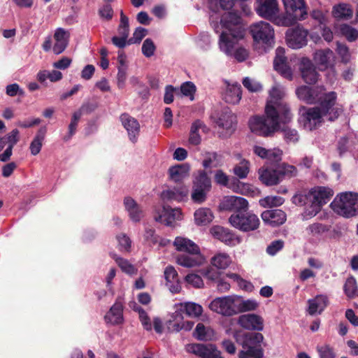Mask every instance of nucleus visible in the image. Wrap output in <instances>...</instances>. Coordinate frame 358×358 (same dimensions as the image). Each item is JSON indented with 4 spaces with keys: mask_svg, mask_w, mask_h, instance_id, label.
<instances>
[{
    "mask_svg": "<svg viewBox=\"0 0 358 358\" xmlns=\"http://www.w3.org/2000/svg\"><path fill=\"white\" fill-rule=\"evenodd\" d=\"M328 93L322 86L310 87L302 85L296 89V95L298 99L308 104L319 103L322 105Z\"/></svg>",
    "mask_w": 358,
    "mask_h": 358,
    "instance_id": "10",
    "label": "nucleus"
},
{
    "mask_svg": "<svg viewBox=\"0 0 358 358\" xmlns=\"http://www.w3.org/2000/svg\"><path fill=\"white\" fill-rule=\"evenodd\" d=\"M188 352L192 353L201 358H224L221 352L214 345L200 343L188 344L186 346Z\"/></svg>",
    "mask_w": 358,
    "mask_h": 358,
    "instance_id": "17",
    "label": "nucleus"
},
{
    "mask_svg": "<svg viewBox=\"0 0 358 358\" xmlns=\"http://www.w3.org/2000/svg\"><path fill=\"white\" fill-rule=\"evenodd\" d=\"M261 216L262 220L271 227L281 225L286 221V214L280 209L265 210Z\"/></svg>",
    "mask_w": 358,
    "mask_h": 358,
    "instance_id": "26",
    "label": "nucleus"
},
{
    "mask_svg": "<svg viewBox=\"0 0 358 358\" xmlns=\"http://www.w3.org/2000/svg\"><path fill=\"white\" fill-rule=\"evenodd\" d=\"M69 33L63 28H57L54 34L55 43L52 50L55 54L59 55L64 51L69 43Z\"/></svg>",
    "mask_w": 358,
    "mask_h": 358,
    "instance_id": "29",
    "label": "nucleus"
},
{
    "mask_svg": "<svg viewBox=\"0 0 358 358\" xmlns=\"http://www.w3.org/2000/svg\"><path fill=\"white\" fill-rule=\"evenodd\" d=\"M278 0H257L256 11L257 14L266 19L275 20L278 13Z\"/></svg>",
    "mask_w": 358,
    "mask_h": 358,
    "instance_id": "20",
    "label": "nucleus"
},
{
    "mask_svg": "<svg viewBox=\"0 0 358 358\" xmlns=\"http://www.w3.org/2000/svg\"><path fill=\"white\" fill-rule=\"evenodd\" d=\"M300 70L303 80L308 84H313L318 79V73L311 61L308 58H302L300 62Z\"/></svg>",
    "mask_w": 358,
    "mask_h": 358,
    "instance_id": "27",
    "label": "nucleus"
},
{
    "mask_svg": "<svg viewBox=\"0 0 358 358\" xmlns=\"http://www.w3.org/2000/svg\"><path fill=\"white\" fill-rule=\"evenodd\" d=\"M3 138L6 140V143L8 144L7 148L13 149L14 145L19 141L20 132L17 129H13Z\"/></svg>",
    "mask_w": 358,
    "mask_h": 358,
    "instance_id": "62",
    "label": "nucleus"
},
{
    "mask_svg": "<svg viewBox=\"0 0 358 358\" xmlns=\"http://www.w3.org/2000/svg\"><path fill=\"white\" fill-rule=\"evenodd\" d=\"M62 78V73L57 70L48 71L46 70L40 71L37 73V80L40 83H44L47 79H49L51 82H57Z\"/></svg>",
    "mask_w": 358,
    "mask_h": 358,
    "instance_id": "48",
    "label": "nucleus"
},
{
    "mask_svg": "<svg viewBox=\"0 0 358 358\" xmlns=\"http://www.w3.org/2000/svg\"><path fill=\"white\" fill-rule=\"evenodd\" d=\"M336 100V92H329L322 105L312 108L302 107L299 111V124L304 129L312 131L320 127L326 120H335L341 113V108L334 107Z\"/></svg>",
    "mask_w": 358,
    "mask_h": 358,
    "instance_id": "2",
    "label": "nucleus"
},
{
    "mask_svg": "<svg viewBox=\"0 0 358 358\" xmlns=\"http://www.w3.org/2000/svg\"><path fill=\"white\" fill-rule=\"evenodd\" d=\"M217 126L227 131V134H231L234 130L236 116L228 110L224 111L216 122Z\"/></svg>",
    "mask_w": 358,
    "mask_h": 358,
    "instance_id": "36",
    "label": "nucleus"
},
{
    "mask_svg": "<svg viewBox=\"0 0 358 358\" xmlns=\"http://www.w3.org/2000/svg\"><path fill=\"white\" fill-rule=\"evenodd\" d=\"M241 86L238 83H227L226 89L223 94V99L229 103L236 104L241 99Z\"/></svg>",
    "mask_w": 358,
    "mask_h": 358,
    "instance_id": "32",
    "label": "nucleus"
},
{
    "mask_svg": "<svg viewBox=\"0 0 358 358\" xmlns=\"http://www.w3.org/2000/svg\"><path fill=\"white\" fill-rule=\"evenodd\" d=\"M265 114L266 117L254 116L250 119L248 124L252 133L267 136L278 130L280 124H283L279 115L275 114L269 115L266 110Z\"/></svg>",
    "mask_w": 358,
    "mask_h": 358,
    "instance_id": "6",
    "label": "nucleus"
},
{
    "mask_svg": "<svg viewBox=\"0 0 358 358\" xmlns=\"http://www.w3.org/2000/svg\"><path fill=\"white\" fill-rule=\"evenodd\" d=\"M176 250L179 252H184L188 254H198L200 251L199 247L192 240L183 237L177 236L173 243Z\"/></svg>",
    "mask_w": 358,
    "mask_h": 358,
    "instance_id": "31",
    "label": "nucleus"
},
{
    "mask_svg": "<svg viewBox=\"0 0 358 358\" xmlns=\"http://www.w3.org/2000/svg\"><path fill=\"white\" fill-rule=\"evenodd\" d=\"M203 123L200 120H196L192 124L189 141L192 145H199L201 142V136L199 134L200 129L204 130Z\"/></svg>",
    "mask_w": 358,
    "mask_h": 358,
    "instance_id": "49",
    "label": "nucleus"
},
{
    "mask_svg": "<svg viewBox=\"0 0 358 358\" xmlns=\"http://www.w3.org/2000/svg\"><path fill=\"white\" fill-rule=\"evenodd\" d=\"M112 257L121 268V270L125 273L128 275H134L137 273V268L127 259L122 258L115 254H113Z\"/></svg>",
    "mask_w": 358,
    "mask_h": 358,
    "instance_id": "47",
    "label": "nucleus"
},
{
    "mask_svg": "<svg viewBox=\"0 0 358 358\" xmlns=\"http://www.w3.org/2000/svg\"><path fill=\"white\" fill-rule=\"evenodd\" d=\"M285 14L280 15L275 20L278 26L289 27L297 21L305 20L308 16V7L305 0H282Z\"/></svg>",
    "mask_w": 358,
    "mask_h": 358,
    "instance_id": "4",
    "label": "nucleus"
},
{
    "mask_svg": "<svg viewBox=\"0 0 358 358\" xmlns=\"http://www.w3.org/2000/svg\"><path fill=\"white\" fill-rule=\"evenodd\" d=\"M343 291L349 299H352L357 294L358 286L354 277L350 276L346 279L343 285Z\"/></svg>",
    "mask_w": 358,
    "mask_h": 358,
    "instance_id": "52",
    "label": "nucleus"
},
{
    "mask_svg": "<svg viewBox=\"0 0 358 358\" xmlns=\"http://www.w3.org/2000/svg\"><path fill=\"white\" fill-rule=\"evenodd\" d=\"M285 49L278 47L275 50V57L273 61V66L282 76L289 80L293 78V71L289 63L287 62V57L285 56Z\"/></svg>",
    "mask_w": 358,
    "mask_h": 358,
    "instance_id": "18",
    "label": "nucleus"
},
{
    "mask_svg": "<svg viewBox=\"0 0 358 358\" xmlns=\"http://www.w3.org/2000/svg\"><path fill=\"white\" fill-rule=\"evenodd\" d=\"M250 169V162L245 159H241L240 162L234 166L233 173L238 179H245L248 177Z\"/></svg>",
    "mask_w": 358,
    "mask_h": 358,
    "instance_id": "46",
    "label": "nucleus"
},
{
    "mask_svg": "<svg viewBox=\"0 0 358 358\" xmlns=\"http://www.w3.org/2000/svg\"><path fill=\"white\" fill-rule=\"evenodd\" d=\"M334 195L331 189L326 187H315L306 196L310 206L306 208L305 216L312 217L320 210L322 206L326 204Z\"/></svg>",
    "mask_w": 358,
    "mask_h": 358,
    "instance_id": "7",
    "label": "nucleus"
},
{
    "mask_svg": "<svg viewBox=\"0 0 358 358\" xmlns=\"http://www.w3.org/2000/svg\"><path fill=\"white\" fill-rule=\"evenodd\" d=\"M148 33L147 29L143 27H138L136 29L133 34L132 38L128 40L129 44L138 43L146 36Z\"/></svg>",
    "mask_w": 358,
    "mask_h": 358,
    "instance_id": "64",
    "label": "nucleus"
},
{
    "mask_svg": "<svg viewBox=\"0 0 358 358\" xmlns=\"http://www.w3.org/2000/svg\"><path fill=\"white\" fill-rule=\"evenodd\" d=\"M238 324L248 330L262 331L264 329L263 318L256 314H245L238 319Z\"/></svg>",
    "mask_w": 358,
    "mask_h": 358,
    "instance_id": "22",
    "label": "nucleus"
},
{
    "mask_svg": "<svg viewBox=\"0 0 358 358\" xmlns=\"http://www.w3.org/2000/svg\"><path fill=\"white\" fill-rule=\"evenodd\" d=\"M194 222L196 225L205 226L213 220V214L208 208H200L194 212Z\"/></svg>",
    "mask_w": 358,
    "mask_h": 358,
    "instance_id": "41",
    "label": "nucleus"
},
{
    "mask_svg": "<svg viewBox=\"0 0 358 358\" xmlns=\"http://www.w3.org/2000/svg\"><path fill=\"white\" fill-rule=\"evenodd\" d=\"M250 31L256 48L258 45L263 46L262 52H266L267 49L273 46L274 29L269 23L264 21L255 23L250 26Z\"/></svg>",
    "mask_w": 358,
    "mask_h": 358,
    "instance_id": "8",
    "label": "nucleus"
},
{
    "mask_svg": "<svg viewBox=\"0 0 358 358\" xmlns=\"http://www.w3.org/2000/svg\"><path fill=\"white\" fill-rule=\"evenodd\" d=\"M213 329L208 324L199 322L196 324L194 331V336H212Z\"/></svg>",
    "mask_w": 358,
    "mask_h": 358,
    "instance_id": "60",
    "label": "nucleus"
},
{
    "mask_svg": "<svg viewBox=\"0 0 358 358\" xmlns=\"http://www.w3.org/2000/svg\"><path fill=\"white\" fill-rule=\"evenodd\" d=\"M336 52L341 57V62L348 64L351 61L352 56L348 47L343 43H337Z\"/></svg>",
    "mask_w": 358,
    "mask_h": 358,
    "instance_id": "56",
    "label": "nucleus"
},
{
    "mask_svg": "<svg viewBox=\"0 0 358 358\" xmlns=\"http://www.w3.org/2000/svg\"><path fill=\"white\" fill-rule=\"evenodd\" d=\"M173 308L180 309L181 313L190 317H199L202 315L203 308L199 303L194 302H183L175 303Z\"/></svg>",
    "mask_w": 358,
    "mask_h": 358,
    "instance_id": "34",
    "label": "nucleus"
},
{
    "mask_svg": "<svg viewBox=\"0 0 358 358\" xmlns=\"http://www.w3.org/2000/svg\"><path fill=\"white\" fill-rule=\"evenodd\" d=\"M308 31L303 27L297 26L289 29L286 31V41L287 45L292 49H299L305 46L308 42Z\"/></svg>",
    "mask_w": 358,
    "mask_h": 358,
    "instance_id": "14",
    "label": "nucleus"
},
{
    "mask_svg": "<svg viewBox=\"0 0 358 358\" xmlns=\"http://www.w3.org/2000/svg\"><path fill=\"white\" fill-rule=\"evenodd\" d=\"M306 311L310 315H320L329 305V298L326 294H318L307 301Z\"/></svg>",
    "mask_w": 358,
    "mask_h": 358,
    "instance_id": "23",
    "label": "nucleus"
},
{
    "mask_svg": "<svg viewBox=\"0 0 358 358\" xmlns=\"http://www.w3.org/2000/svg\"><path fill=\"white\" fill-rule=\"evenodd\" d=\"M317 351L320 358H335L336 353L333 348L328 345H324L317 347Z\"/></svg>",
    "mask_w": 358,
    "mask_h": 358,
    "instance_id": "61",
    "label": "nucleus"
},
{
    "mask_svg": "<svg viewBox=\"0 0 358 358\" xmlns=\"http://www.w3.org/2000/svg\"><path fill=\"white\" fill-rule=\"evenodd\" d=\"M236 315L241 313L253 311L258 308L259 304L255 299H245L243 296L236 295Z\"/></svg>",
    "mask_w": 358,
    "mask_h": 358,
    "instance_id": "39",
    "label": "nucleus"
},
{
    "mask_svg": "<svg viewBox=\"0 0 358 358\" xmlns=\"http://www.w3.org/2000/svg\"><path fill=\"white\" fill-rule=\"evenodd\" d=\"M194 187L209 192L211 188V181L210 178L204 171L199 172V175L194 180Z\"/></svg>",
    "mask_w": 358,
    "mask_h": 358,
    "instance_id": "50",
    "label": "nucleus"
},
{
    "mask_svg": "<svg viewBox=\"0 0 358 358\" xmlns=\"http://www.w3.org/2000/svg\"><path fill=\"white\" fill-rule=\"evenodd\" d=\"M228 188L235 193L246 196H255L259 194V191L257 188L250 184L240 181L238 178H233L230 181Z\"/></svg>",
    "mask_w": 358,
    "mask_h": 358,
    "instance_id": "25",
    "label": "nucleus"
},
{
    "mask_svg": "<svg viewBox=\"0 0 358 358\" xmlns=\"http://www.w3.org/2000/svg\"><path fill=\"white\" fill-rule=\"evenodd\" d=\"M229 222L233 227L243 232L255 231L260 224L257 215L248 210L233 213L229 217Z\"/></svg>",
    "mask_w": 358,
    "mask_h": 358,
    "instance_id": "9",
    "label": "nucleus"
},
{
    "mask_svg": "<svg viewBox=\"0 0 358 358\" xmlns=\"http://www.w3.org/2000/svg\"><path fill=\"white\" fill-rule=\"evenodd\" d=\"M331 208L338 215L350 218L358 215V193L344 192L338 194L331 203Z\"/></svg>",
    "mask_w": 358,
    "mask_h": 358,
    "instance_id": "5",
    "label": "nucleus"
},
{
    "mask_svg": "<svg viewBox=\"0 0 358 358\" xmlns=\"http://www.w3.org/2000/svg\"><path fill=\"white\" fill-rule=\"evenodd\" d=\"M211 27L216 33H220L218 45L220 51L226 55L234 57L237 61H245L248 51L238 45L243 39L245 29L241 23L240 16L234 13H226L220 20V25L211 17Z\"/></svg>",
    "mask_w": 358,
    "mask_h": 358,
    "instance_id": "1",
    "label": "nucleus"
},
{
    "mask_svg": "<svg viewBox=\"0 0 358 358\" xmlns=\"http://www.w3.org/2000/svg\"><path fill=\"white\" fill-rule=\"evenodd\" d=\"M259 178L266 185H274L280 180V173L278 170L266 166L260 168L258 171Z\"/></svg>",
    "mask_w": 358,
    "mask_h": 358,
    "instance_id": "33",
    "label": "nucleus"
},
{
    "mask_svg": "<svg viewBox=\"0 0 358 358\" xmlns=\"http://www.w3.org/2000/svg\"><path fill=\"white\" fill-rule=\"evenodd\" d=\"M123 306L121 302L116 301L105 315L107 323L118 324L123 321Z\"/></svg>",
    "mask_w": 358,
    "mask_h": 358,
    "instance_id": "37",
    "label": "nucleus"
},
{
    "mask_svg": "<svg viewBox=\"0 0 358 358\" xmlns=\"http://www.w3.org/2000/svg\"><path fill=\"white\" fill-rule=\"evenodd\" d=\"M205 262L204 257L199 251L198 254H181L177 257L176 262L187 268H192L201 265Z\"/></svg>",
    "mask_w": 358,
    "mask_h": 358,
    "instance_id": "30",
    "label": "nucleus"
},
{
    "mask_svg": "<svg viewBox=\"0 0 358 358\" xmlns=\"http://www.w3.org/2000/svg\"><path fill=\"white\" fill-rule=\"evenodd\" d=\"M189 166L187 164L171 166L169 169L171 180L177 182L187 178L189 174Z\"/></svg>",
    "mask_w": 358,
    "mask_h": 358,
    "instance_id": "38",
    "label": "nucleus"
},
{
    "mask_svg": "<svg viewBox=\"0 0 358 358\" xmlns=\"http://www.w3.org/2000/svg\"><path fill=\"white\" fill-rule=\"evenodd\" d=\"M243 85L249 91L252 92H259L262 88V85L259 82L252 80L248 77H246L243 79Z\"/></svg>",
    "mask_w": 358,
    "mask_h": 358,
    "instance_id": "63",
    "label": "nucleus"
},
{
    "mask_svg": "<svg viewBox=\"0 0 358 358\" xmlns=\"http://www.w3.org/2000/svg\"><path fill=\"white\" fill-rule=\"evenodd\" d=\"M219 208L222 210L234 211V213H238L248 209V202L241 196H226L221 200Z\"/></svg>",
    "mask_w": 358,
    "mask_h": 358,
    "instance_id": "19",
    "label": "nucleus"
},
{
    "mask_svg": "<svg viewBox=\"0 0 358 358\" xmlns=\"http://www.w3.org/2000/svg\"><path fill=\"white\" fill-rule=\"evenodd\" d=\"M268 94L265 107L266 112L269 115L271 114L279 115L283 124L289 123L292 120L293 115L289 106L284 100L285 88L278 84H275L269 90Z\"/></svg>",
    "mask_w": 358,
    "mask_h": 358,
    "instance_id": "3",
    "label": "nucleus"
},
{
    "mask_svg": "<svg viewBox=\"0 0 358 358\" xmlns=\"http://www.w3.org/2000/svg\"><path fill=\"white\" fill-rule=\"evenodd\" d=\"M154 218L156 222L171 226L175 221L182 219V213L179 208L164 206L161 210L155 212Z\"/></svg>",
    "mask_w": 358,
    "mask_h": 358,
    "instance_id": "16",
    "label": "nucleus"
},
{
    "mask_svg": "<svg viewBox=\"0 0 358 358\" xmlns=\"http://www.w3.org/2000/svg\"><path fill=\"white\" fill-rule=\"evenodd\" d=\"M118 247L120 251L129 252L131 246V241L129 237L124 234H120L117 236Z\"/></svg>",
    "mask_w": 358,
    "mask_h": 358,
    "instance_id": "58",
    "label": "nucleus"
},
{
    "mask_svg": "<svg viewBox=\"0 0 358 358\" xmlns=\"http://www.w3.org/2000/svg\"><path fill=\"white\" fill-rule=\"evenodd\" d=\"M242 345L245 350H241L239 352V358H248L252 357L255 358H262L264 356L262 343L264 337H243Z\"/></svg>",
    "mask_w": 358,
    "mask_h": 358,
    "instance_id": "13",
    "label": "nucleus"
},
{
    "mask_svg": "<svg viewBox=\"0 0 358 358\" xmlns=\"http://www.w3.org/2000/svg\"><path fill=\"white\" fill-rule=\"evenodd\" d=\"M124 206L130 220L134 222H138L144 216L143 210L131 197L124 199Z\"/></svg>",
    "mask_w": 358,
    "mask_h": 358,
    "instance_id": "28",
    "label": "nucleus"
},
{
    "mask_svg": "<svg viewBox=\"0 0 358 358\" xmlns=\"http://www.w3.org/2000/svg\"><path fill=\"white\" fill-rule=\"evenodd\" d=\"M174 311L170 315L165 326L171 334L186 333L191 331L194 322L185 320L180 309L173 308Z\"/></svg>",
    "mask_w": 358,
    "mask_h": 358,
    "instance_id": "11",
    "label": "nucleus"
},
{
    "mask_svg": "<svg viewBox=\"0 0 358 358\" xmlns=\"http://www.w3.org/2000/svg\"><path fill=\"white\" fill-rule=\"evenodd\" d=\"M209 308L224 316L236 315V295L217 297L209 304Z\"/></svg>",
    "mask_w": 358,
    "mask_h": 358,
    "instance_id": "12",
    "label": "nucleus"
},
{
    "mask_svg": "<svg viewBox=\"0 0 358 358\" xmlns=\"http://www.w3.org/2000/svg\"><path fill=\"white\" fill-rule=\"evenodd\" d=\"M333 57V51L327 48L315 52L314 55V59L318 65L323 68H327Z\"/></svg>",
    "mask_w": 358,
    "mask_h": 358,
    "instance_id": "45",
    "label": "nucleus"
},
{
    "mask_svg": "<svg viewBox=\"0 0 358 358\" xmlns=\"http://www.w3.org/2000/svg\"><path fill=\"white\" fill-rule=\"evenodd\" d=\"M166 286L172 293H178L181 290L178 272L173 266H167L164 270Z\"/></svg>",
    "mask_w": 358,
    "mask_h": 358,
    "instance_id": "35",
    "label": "nucleus"
},
{
    "mask_svg": "<svg viewBox=\"0 0 358 358\" xmlns=\"http://www.w3.org/2000/svg\"><path fill=\"white\" fill-rule=\"evenodd\" d=\"M231 262V257L226 252H217L210 259V264L217 269H226Z\"/></svg>",
    "mask_w": 358,
    "mask_h": 358,
    "instance_id": "43",
    "label": "nucleus"
},
{
    "mask_svg": "<svg viewBox=\"0 0 358 358\" xmlns=\"http://www.w3.org/2000/svg\"><path fill=\"white\" fill-rule=\"evenodd\" d=\"M285 199L279 196H267L259 200V205L264 208H272L281 206Z\"/></svg>",
    "mask_w": 358,
    "mask_h": 358,
    "instance_id": "53",
    "label": "nucleus"
},
{
    "mask_svg": "<svg viewBox=\"0 0 358 358\" xmlns=\"http://www.w3.org/2000/svg\"><path fill=\"white\" fill-rule=\"evenodd\" d=\"M130 307L136 312H138L140 321L144 329L147 330H151L152 322L147 313L142 308H141L136 302L131 303L130 304Z\"/></svg>",
    "mask_w": 358,
    "mask_h": 358,
    "instance_id": "51",
    "label": "nucleus"
},
{
    "mask_svg": "<svg viewBox=\"0 0 358 358\" xmlns=\"http://www.w3.org/2000/svg\"><path fill=\"white\" fill-rule=\"evenodd\" d=\"M352 15L353 10L348 3H341L335 5L332 8V15L338 20H348Z\"/></svg>",
    "mask_w": 358,
    "mask_h": 358,
    "instance_id": "40",
    "label": "nucleus"
},
{
    "mask_svg": "<svg viewBox=\"0 0 358 358\" xmlns=\"http://www.w3.org/2000/svg\"><path fill=\"white\" fill-rule=\"evenodd\" d=\"M220 164V156L215 152L207 154L203 162V166L205 168L216 167Z\"/></svg>",
    "mask_w": 358,
    "mask_h": 358,
    "instance_id": "59",
    "label": "nucleus"
},
{
    "mask_svg": "<svg viewBox=\"0 0 358 358\" xmlns=\"http://www.w3.org/2000/svg\"><path fill=\"white\" fill-rule=\"evenodd\" d=\"M120 36L128 38L129 34V19L124 14L123 11L120 12V22L117 29Z\"/></svg>",
    "mask_w": 358,
    "mask_h": 358,
    "instance_id": "57",
    "label": "nucleus"
},
{
    "mask_svg": "<svg viewBox=\"0 0 358 358\" xmlns=\"http://www.w3.org/2000/svg\"><path fill=\"white\" fill-rule=\"evenodd\" d=\"M189 195V188L185 185H179L173 187H169L163 190L161 193V198L163 201H184L187 199Z\"/></svg>",
    "mask_w": 358,
    "mask_h": 358,
    "instance_id": "21",
    "label": "nucleus"
},
{
    "mask_svg": "<svg viewBox=\"0 0 358 358\" xmlns=\"http://www.w3.org/2000/svg\"><path fill=\"white\" fill-rule=\"evenodd\" d=\"M327 231L326 226L320 223H313L310 224L306 229L308 236L317 238Z\"/></svg>",
    "mask_w": 358,
    "mask_h": 358,
    "instance_id": "55",
    "label": "nucleus"
},
{
    "mask_svg": "<svg viewBox=\"0 0 358 358\" xmlns=\"http://www.w3.org/2000/svg\"><path fill=\"white\" fill-rule=\"evenodd\" d=\"M334 29L336 33L345 36L350 42L355 41L358 38V30L348 24H343L336 26Z\"/></svg>",
    "mask_w": 358,
    "mask_h": 358,
    "instance_id": "44",
    "label": "nucleus"
},
{
    "mask_svg": "<svg viewBox=\"0 0 358 358\" xmlns=\"http://www.w3.org/2000/svg\"><path fill=\"white\" fill-rule=\"evenodd\" d=\"M46 131V127H41L31 142L29 149L32 155L35 156L41 152Z\"/></svg>",
    "mask_w": 358,
    "mask_h": 358,
    "instance_id": "42",
    "label": "nucleus"
},
{
    "mask_svg": "<svg viewBox=\"0 0 358 358\" xmlns=\"http://www.w3.org/2000/svg\"><path fill=\"white\" fill-rule=\"evenodd\" d=\"M120 120L123 127L127 131L129 140L132 143H136L140 131V125L138 121L127 114L122 115Z\"/></svg>",
    "mask_w": 358,
    "mask_h": 358,
    "instance_id": "24",
    "label": "nucleus"
},
{
    "mask_svg": "<svg viewBox=\"0 0 358 358\" xmlns=\"http://www.w3.org/2000/svg\"><path fill=\"white\" fill-rule=\"evenodd\" d=\"M211 235L229 246H236L241 243V238L229 229L221 226H214L210 230Z\"/></svg>",
    "mask_w": 358,
    "mask_h": 358,
    "instance_id": "15",
    "label": "nucleus"
},
{
    "mask_svg": "<svg viewBox=\"0 0 358 358\" xmlns=\"http://www.w3.org/2000/svg\"><path fill=\"white\" fill-rule=\"evenodd\" d=\"M196 90V85L190 81L183 83L180 87V92L182 95L188 97L190 101H193L194 99Z\"/></svg>",
    "mask_w": 358,
    "mask_h": 358,
    "instance_id": "54",
    "label": "nucleus"
}]
</instances>
